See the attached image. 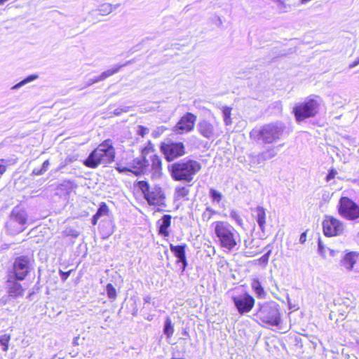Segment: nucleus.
<instances>
[{"mask_svg":"<svg viewBox=\"0 0 359 359\" xmlns=\"http://www.w3.org/2000/svg\"><path fill=\"white\" fill-rule=\"evenodd\" d=\"M213 224L220 246L228 251L233 250L240 241L238 232L226 222L219 221Z\"/></svg>","mask_w":359,"mask_h":359,"instance_id":"nucleus-1","label":"nucleus"},{"mask_svg":"<svg viewBox=\"0 0 359 359\" xmlns=\"http://www.w3.org/2000/svg\"><path fill=\"white\" fill-rule=\"evenodd\" d=\"M201 164L194 160H182L170 165V174L175 181L190 182L201 170Z\"/></svg>","mask_w":359,"mask_h":359,"instance_id":"nucleus-2","label":"nucleus"},{"mask_svg":"<svg viewBox=\"0 0 359 359\" xmlns=\"http://www.w3.org/2000/svg\"><path fill=\"white\" fill-rule=\"evenodd\" d=\"M115 157V151L111 140H107L101 143L88 157L85 160L84 164L88 168H96L101 163H109Z\"/></svg>","mask_w":359,"mask_h":359,"instance_id":"nucleus-3","label":"nucleus"},{"mask_svg":"<svg viewBox=\"0 0 359 359\" xmlns=\"http://www.w3.org/2000/svg\"><path fill=\"white\" fill-rule=\"evenodd\" d=\"M283 130V124L270 123L252 129L250 133V137L262 144H272L280 137Z\"/></svg>","mask_w":359,"mask_h":359,"instance_id":"nucleus-4","label":"nucleus"},{"mask_svg":"<svg viewBox=\"0 0 359 359\" xmlns=\"http://www.w3.org/2000/svg\"><path fill=\"white\" fill-rule=\"evenodd\" d=\"M337 212L345 220L359 222V204L347 196L339 198Z\"/></svg>","mask_w":359,"mask_h":359,"instance_id":"nucleus-5","label":"nucleus"},{"mask_svg":"<svg viewBox=\"0 0 359 359\" xmlns=\"http://www.w3.org/2000/svg\"><path fill=\"white\" fill-rule=\"evenodd\" d=\"M319 105V101L311 97L297 103L292 109L297 121L301 122L308 118L315 116L318 113Z\"/></svg>","mask_w":359,"mask_h":359,"instance_id":"nucleus-6","label":"nucleus"},{"mask_svg":"<svg viewBox=\"0 0 359 359\" xmlns=\"http://www.w3.org/2000/svg\"><path fill=\"white\" fill-rule=\"evenodd\" d=\"M257 316L263 323L271 325L277 326L280 323L278 305L274 302H269L260 304Z\"/></svg>","mask_w":359,"mask_h":359,"instance_id":"nucleus-7","label":"nucleus"},{"mask_svg":"<svg viewBox=\"0 0 359 359\" xmlns=\"http://www.w3.org/2000/svg\"><path fill=\"white\" fill-rule=\"evenodd\" d=\"M137 187L150 205H161L163 204L165 196L161 187L155 186L151 188L149 183L146 181L138 182Z\"/></svg>","mask_w":359,"mask_h":359,"instance_id":"nucleus-8","label":"nucleus"},{"mask_svg":"<svg viewBox=\"0 0 359 359\" xmlns=\"http://www.w3.org/2000/svg\"><path fill=\"white\" fill-rule=\"evenodd\" d=\"M27 213L18 207H15L11 212L9 220L6 223L8 230L12 234L22 232L26 229Z\"/></svg>","mask_w":359,"mask_h":359,"instance_id":"nucleus-9","label":"nucleus"},{"mask_svg":"<svg viewBox=\"0 0 359 359\" xmlns=\"http://www.w3.org/2000/svg\"><path fill=\"white\" fill-rule=\"evenodd\" d=\"M149 162L144 156H140L128 162L126 165L118 164L117 170L120 172H130L135 175L144 174L149 171Z\"/></svg>","mask_w":359,"mask_h":359,"instance_id":"nucleus-10","label":"nucleus"},{"mask_svg":"<svg viewBox=\"0 0 359 359\" xmlns=\"http://www.w3.org/2000/svg\"><path fill=\"white\" fill-rule=\"evenodd\" d=\"M198 130L203 137L208 140H215L223 133L219 122L212 123L207 120H201L198 123Z\"/></svg>","mask_w":359,"mask_h":359,"instance_id":"nucleus-11","label":"nucleus"},{"mask_svg":"<svg viewBox=\"0 0 359 359\" xmlns=\"http://www.w3.org/2000/svg\"><path fill=\"white\" fill-rule=\"evenodd\" d=\"M184 149L182 142H163L161 145V151L169 162L183 156L185 154Z\"/></svg>","mask_w":359,"mask_h":359,"instance_id":"nucleus-12","label":"nucleus"},{"mask_svg":"<svg viewBox=\"0 0 359 359\" xmlns=\"http://www.w3.org/2000/svg\"><path fill=\"white\" fill-rule=\"evenodd\" d=\"M340 266L353 277H359V253L349 252L344 255L340 261Z\"/></svg>","mask_w":359,"mask_h":359,"instance_id":"nucleus-13","label":"nucleus"},{"mask_svg":"<svg viewBox=\"0 0 359 359\" xmlns=\"http://www.w3.org/2000/svg\"><path fill=\"white\" fill-rule=\"evenodd\" d=\"M323 229L326 236H336L343 233L344 224L334 217L326 216L323 222Z\"/></svg>","mask_w":359,"mask_h":359,"instance_id":"nucleus-14","label":"nucleus"},{"mask_svg":"<svg viewBox=\"0 0 359 359\" xmlns=\"http://www.w3.org/2000/svg\"><path fill=\"white\" fill-rule=\"evenodd\" d=\"M13 277L19 280L25 278L29 271V259L26 256H20L15 259L13 264Z\"/></svg>","mask_w":359,"mask_h":359,"instance_id":"nucleus-15","label":"nucleus"},{"mask_svg":"<svg viewBox=\"0 0 359 359\" xmlns=\"http://www.w3.org/2000/svg\"><path fill=\"white\" fill-rule=\"evenodd\" d=\"M232 299L240 314L250 312L255 305L254 298L248 293L233 297Z\"/></svg>","mask_w":359,"mask_h":359,"instance_id":"nucleus-16","label":"nucleus"},{"mask_svg":"<svg viewBox=\"0 0 359 359\" xmlns=\"http://www.w3.org/2000/svg\"><path fill=\"white\" fill-rule=\"evenodd\" d=\"M196 121V116L187 112L177 122L175 131L180 134L191 132L194 129Z\"/></svg>","mask_w":359,"mask_h":359,"instance_id":"nucleus-17","label":"nucleus"},{"mask_svg":"<svg viewBox=\"0 0 359 359\" xmlns=\"http://www.w3.org/2000/svg\"><path fill=\"white\" fill-rule=\"evenodd\" d=\"M18 280L13 275H10L6 282V289L9 297L15 299L23 297L25 293V289Z\"/></svg>","mask_w":359,"mask_h":359,"instance_id":"nucleus-18","label":"nucleus"},{"mask_svg":"<svg viewBox=\"0 0 359 359\" xmlns=\"http://www.w3.org/2000/svg\"><path fill=\"white\" fill-rule=\"evenodd\" d=\"M129 62H128L123 65H115L111 69H107V71L103 72L100 76L89 79L86 81V86H90L93 85V83L103 81V80L106 79L107 78L114 75V74L117 73L122 67L126 66Z\"/></svg>","mask_w":359,"mask_h":359,"instance_id":"nucleus-19","label":"nucleus"},{"mask_svg":"<svg viewBox=\"0 0 359 359\" xmlns=\"http://www.w3.org/2000/svg\"><path fill=\"white\" fill-rule=\"evenodd\" d=\"M149 162V170H151L152 173V177L154 178H158L162 173V162L161 158L156 155L153 154L150 157Z\"/></svg>","mask_w":359,"mask_h":359,"instance_id":"nucleus-20","label":"nucleus"},{"mask_svg":"<svg viewBox=\"0 0 359 359\" xmlns=\"http://www.w3.org/2000/svg\"><path fill=\"white\" fill-rule=\"evenodd\" d=\"M185 247L186 245H174L172 244L170 245V249L172 252L174 253L175 256L178 259V261L183 264V270L186 268L187 265L186 254H185Z\"/></svg>","mask_w":359,"mask_h":359,"instance_id":"nucleus-21","label":"nucleus"},{"mask_svg":"<svg viewBox=\"0 0 359 359\" xmlns=\"http://www.w3.org/2000/svg\"><path fill=\"white\" fill-rule=\"evenodd\" d=\"M171 216L170 215H164L161 219L157 222L159 233L163 236H168V228L171 224Z\"/></svg>","mask_w":359,"mask_h":359,"instance_id":"nucleus-22","label":"nucleus"},{"mask_svg":"<svg viewBox=\"0 0 359 359\" xmlns=\"http://www.w3.org/2000/svg\"><path fill=\"white\" fill-rule=\"evenodd\" d=\"M264 161L265 156L264 154H262V153L257 154H251L248 156L249 165L251 168H257L261 166L264 164Z\"/></svg>","mask_w":359,"mask_h":359,"instance_id":"nucleus-23","label":"nucleus"},{"mask_svg":"<svg viewBox=\"0 0 359 359\" xmlns=\"http://www.w3.org/2000/svg\"><path fill=\"white\" fill-rule=\"evenodd\" d=\"M251 287L257 298L264 299L266 297V292H265L259 279H252L251 282Z\"/></svg>","mask_w":359,"mask_h":359,"instance_id":"nucleus-24","label":"nucleus"},{"mask_svg":"<svg viewBox=\"0 0 359 359\" xmlns=\"http://www.w3.org/2000/svg\"><path fill=\"white\" fill-rule=\"evenodd\" d=\"M255 212L257 214V224L260 228V229L264 231L265 229V224H266V212L264 208L261 206H258Z\"/></svg>","mask_w":359,"mask_h":359,"instance_id":"nucleus-25","label":"nucleus"},{"mask_svg":"<svg viewBox=\"0 0 359 359\" xmlns=\"http://www.w3.org/2000/svg\"><path fill=\"white\" fill-rule=\"evenodd\" d=\"M118 4L113 5L109 3L102 4L97 8V11L101 15H107L118 7Z\"/></svg>","mask_w":359,"mask_h":359,"instance_id":"nucleus-26","label":"nucleus"},{"mask_svg":"<svg viewBox=\"0 0 359 359\" xmlns=\"http://www.w3.org/2000/svg\"><path fill=\"white\" fill-rule=\"evenodd\" d=\"M223 121L226 126H231L232 124L231 120V108L229 107H222V108Z\"/></svg>","mask_w":359,"mask_h":359,"instance_id":"nucleus-27","label":"nucleus"},{"mask_svg":"<svg viewBox=\"0 0 359 359\" xmlns=\"http://www.w3.org/2000/svg\"><path fill=\"white\" fill-rule=\"evenodd\" d=\"M189 191L187 187L184 186H177L175 189L174 198L175 200H180L186 197Z\"/></svg>","mask_w":359,"mask_h":359,"instance_id":"nucleus-28","label":"nucleus"},{"mask_svg":"<svg viewBox=\"0 0 359 359\" xmlns=\"http://www.w3.org/2000/svg\"><path fill=\"white\" fill-rule=\"evenodd\" d=\"M163 333L167 338H170L174 333V327L171 319L169 317H167L165 320Z\"/></svg>","mask_w":359,"mask_h":359,"instance_id":"nucleus-29","label":"nucleus"},{"mask_svg":"<svg viewBox=\"0 0 359 359\" xmlns=\"http://www.w3.org/2000/svg\"><path fill=\"white\" fill-rule=\"evenodd\" d=\"M209 196L212 200V202L213 203H216L218 205L220 203V202L223 198L222 194L214 189H210Z\"/></svg>","mask_w":359,"mask_h":359,"instance_id":"nucleus-30","label":"nucleus"},{"mask_svg":"<svg viewBox=\"0 0 359 359\" xmlns=\"http://www.w3.org/2000/svg\"><path fill=\"white\" fill-rule=\"evenodd\" d=\"M37 78H38V76L36 74L29 75V76H27V78H25L22 81H21L20 82H19L17 84H15V86H13L11 88V89H13V90L19 89L20 88L22 87L23 86L26 85L27 83L34 81Z\"/></svg>","mask_w":359,"mask_h":359,"instance_id":"nucleus-31","label":"nucleus"},{"mask_svg":"<svg viewBox=\"0 0 359 359\" xmlns=\"http://www.w3.org/2000/svg\"><path fill=\"white\" fill-rule=\"evenodd\" d=\"M11 339V336L7 334H4L0 336V345L2 346V350L6 351L8 347V343Z\"/></svg>","mask_w":359,"mask_h":359,"instance_id":"nucleus-32","label":"nucleus"},{"mask_svg":"<svg viewBox=\"0 0 359 359\" xmlns=\"http://www.w3.org/2000/svg\"><path fill=\"white\" fill-rule=\"evenodd\" d=\"M109 212V208L108 206L106 205L105 203H102L100 205V207L95 213V215L99 217L100 218L102 216L107 215Z\"/></svg>","mask_w":359,"mask_h":359,"instance_id":"nucleus-33","label":"nucleus"},{"mask_svg":"<svg viewBox=\"0 0 359 359\" xmlns=\"http://www.w3.org/2000/svg\"><path fill=\"white\" fill-rule=\"evenodd\" d=\"M106 290L109 299L114 300L116 297V291L114 287L111 284L109 283L107 285Z\"/></svg>","mask_w":359,"mask_h":359,"instance_id":"nucleus-34","label":"nucleus"},{"mask_svg":"<svg viewBox=\"0 0 359 359\" xmlns=\"http://www.w3.org/2000/svg\"><path fill=\"white\" fill-rule=\"evenodd\" d=\"M262 154H264L265 156V161L271 159L276 156L277 151L274 148H270L267 149L266 151L262 153Z\"/></svg>","mask_w":359,"mask_h":359,"instance_id":"nucleus-35","label":"nucleus"},{"mask_svg":"<svg viewBox=\"0 0 359 359\" xmlns=\"http://www.w3.org/2000/svg\"><path fill=\"white\" fill-rule=\"evenodd\" d=\"M271 250H269L266 253H265L263 256H262L257 262L259 264L263 265L264 266H266L269 262V256L271 255Z\"/></svg>","mask_w":359,"mask_h":359,"instance_id":"nucleus-36","label":"nucleus"},{"mask_svg":"<svg viewBox=\"0 0 359 359\" xmlns=\"http://www.w3.org/2000/svg\"><path fill=\"white\" fill-rule=\"evenodd\" d=\"M154 146L153 144L149 142L147 145L145 146L141 151V156H144L146 158V156L149 154L150 152L153 151Z\"/></svg>","mask_w":359,"mask_h":359,"instance_id":"nucleus-37","label":"nucleus"},{"mask_svg":"<svg viewBox=\"0 0 359 359\" xmlns=\"http://www.w3.org/2000/svg\"><path fill=\"white\" fill-rule=\"evenodd\" d=\"M230 217L233 219L237 224H242V219L240 217L238 213L236 210H231L230 212Z\"/></svg>","mask_w":359,"mask_h":359,"instance_id":"nucleus-38","label":"nucleus"},{"mask_svg":"<svg viewBox=\"0 0 359 359\" xmlns=\"http://www.w3.org/2000/svg\"><path fill=\"white\" fill-rule=\"evenodd\" d=\"M137 133L142 136V137H144V135H146L147 134L149 133V128L144 127V126H137Z\"/></svg>","mask_w":359,"mask_h":359,"instance_id":"nucleus-39","label":"nucleus"},{"mask_svg":"<svg viewBox=\"0 0 359 359\" xmlns=\"http://www.w3.org/2000/svg\"><path fill=\"white\" fill-rule=\"evenodd\" d=\"M129 110V107H124V108H117L114 110L113 114L115 116H119L123 112H128Z\"/></svg>","mask_w":359,"mask_h":359,"instance_id":"nucleus-40","label":"nucleus"},{"mask_svg":"<svg viewBox=\"0 0 359 359\" xmlns=\"http://www.w3.org/2000/svg\"><path fill=\"white\" fill-rule=\"evenodd\" d=\"M337 171L334 170H331L329 173L327 174V177H326V180L327 182H329L330 180H331L332 179H333L335 175H337Z\"/></svg>","mask_w":359,"mask_h":359,"instance_id":"nucleus-41","label":"nucleus"},{"mask_svg":"<svg viewBox=\"0 0 359 359\" xmlns=\"http://www.w3.org/2000/svg\"><path fill=\"white\" fill-rule=\"evenodd\" d=\"M157 130H158L157 131L153 132V136L155 137H156L159 136L161 134H162L163 133V131L165 130V128L163 126H161V127L158 128Z\"/></svg>","mask_w":359,"mask_h":359,"instance_id":"nucleus-42","label":"nucleus"},{"mask_svg":"<svg viewBox=\"0 0 359 359\" xmlns=\"http://www.w3.org/2000/svg\"><path fill=\"white\" fill-rule=\"evenodd\" d=\"M318 251H319V253H320L322 256H323V257H325V248H324V246L323 245V244H322V243H321V241H319V242H318Z\"/></svg>","mask_w":359,"mask_h":359,"instance_id":"nucleus-43","label":"nucleus"},{"mask_svg":"<svg viewBox=\"0 0 359 359\" xmlns=\"http://www.w3.org/2000/svg\"><path fill=\"white\" fill-rule=\"evenodd\" d=\"M4 163L5 161L4 159H0V175L4 173L6 171V165Z\"/></svg>","mask_w":359,"mask_h":359,"instance_id":"nucleus-44","label":"nucleus"},{"mask_svg":"<svg viewBox=\"0 0 359 359\" xmlns=\"http://www.w3.org/2000/svg\"><path fill=\"white\" fill-rule=\"evenodd\" d=\"M274 3L277 4L280 9H283L285 7L284 0H272Z\"/></svg>","mask_w":359,"mask_h":359,"instance_id":"nucleus-45","label":"nucleus"},{"mask_svg":"<svg viewBox=\"0 0 359 359\" xmlns=\"http://www.w3.org/2000/svg\"><path fill=\"white\" fill-rule=\"evenodd\" d=\"M49 165H50L49 161L48 160L45 161L41 167L42 171L46 172L47 171Z\"/></svg>","mask_w":359,"mask_h":359,"instance_id":"nucleus-46","label":"nucleus"},{"mask_svg":"<svg viewBox=\"0 0 359 359\" xmlns=\"http://www.w3.org/2000/svg\"><path fill=\"white\" fill-rule=\"evenodd\" d=\"M43 173H45L43 171H42V169L40 168H34L32 171V174L34 175H41Z\"/></svg>","mask_w":359,"mask_h":359,"instance_id":"nucleus-47","label":"nucleus"},{"mask_svg":"<svg viewBox=\"0 0 359 359\" xmlns=\"http://www.w3.org/2000/svg\"><path fill=\"white\" fill-rule=\"evenodd\" d=\"M306 233L304 232L300 236L299 242L301 243H304L306 241Z\"/></svg>","mask_w":359,"mask_h":359,"instance_id":"nucleus-48","label":"nucleus"},{"mask_svg":"<svg viewBox=\"0 0 359 359\" xmlns=\"http://www.w3.org/2000/svg\"><path fill=\"white\" fill-rule=\"evenodd\" d=\"M359 65V58L355 60L353 62L349 65V68L352 69Z\"/></svg>","mask_w":359,"mask_h":359,"instance_id":"nucleus-49","label":"nucleus"},{"mask_svg":"<svg viewBox=\"0 0 359 359\" xmlns=\"http://www.w3.org/2000/svg\"><path fill=\"white\" fill-rule=\"evenodd\" d=\"M69 273H70V271L69 272H62V279L63 280H67V278L69 277Z\"/></svg>","mask_w":359,"mask_h":359,"instance_id":"nucleus-50","label":"nucleus"},{"mask_svg":"<svg viewBox=\"0 0 359 359\" xmlns=\"http://www.w3.org/2000/svg\"><path fill=\"white\" fill-rule=\"evenodd\" d=\"M100 219L99 217H97L96 215H95L93 217V219H92V223L93 225H95L97 222V220Z\"/></svg>","mask_w":359,"mask_h":359,"instance_id":"nucleus-51","label":"nucleus"},{"mask_svg":"<svg viewBox=\"0 0 359 359\" xmlns=\"http://www.w3.org/2000/svg\"><path fill=\"white\" fill-rule=\"evenodd\" d=\"M150 301H151V297H150V296L147 295V296H145V297H144V302L145 303H149V302H150Z\"/></svg>","mask_w":359,"mask_h":359,"instance_id":"nucleus-52","label":"nucleus"},{"mask_svg":"<svg viewBox=\"0 0 359 359\" xmlns=\"http://www.w3.org/2000/svg\"><path fill=\"white\" fill-rule=\"evenodd\" d=\"M79 339V337H74V340H73V344H74V345H78V344H79V343H78Z\"/></svg>","mask_w":359,"mask_h":359,"instance_id":"nucleus-53","label":"nucleus"},{"mask_svg":"<svg viewBox=\"0 0 359 359\" xmlns=\"http://www.w3.org/2000/svg\"><path fill=\"white\" fill-rule=\"evenodd\" d=\"M206 212H210L212 213V212H213V210L211 208H206V211L203 213V217H205Z\"/></svg>","mask_w":359,"mask_h":359,"instance_id":"nucleus-54","label":"nucleus"},{"mask_svg":"<svg viewBox=\"0 0 359 359\" xmlns=\"http://www.w3.org/2000/svg\"><path fill=\"white\" fill-rule=\"evenodd\" d=\"M330 250V255H331L332 256H334V250Z\"/></svg>","mask_w":359,"mask_h":359,"instance_id":"nucleus-55","label":"nucleus"},{"mask_svg":"<svg viewBox=\"0 0 359 359\" xmlns=\"http://www.w3.org/2000/svg\"><path fill=\"white\" fill-rule=\"evenodd\" d=\"M358 344H359V341H358Z\"/></svg>","mask_w":359,"mask_h":359,"instance_id":"nucleus-56","label":"nucleus"}]
</instances>
